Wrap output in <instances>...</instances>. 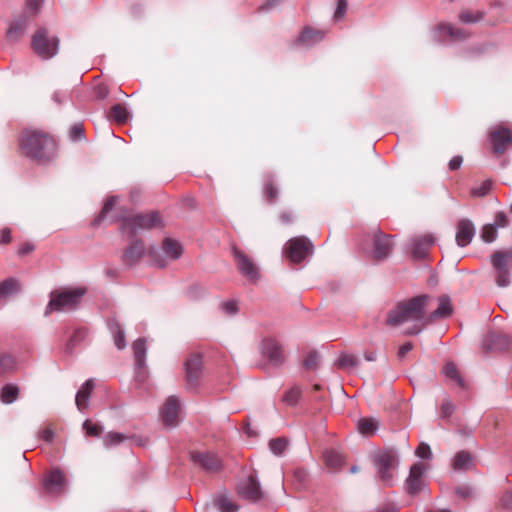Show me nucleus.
I'll return each instance as SVG.
<instances>
[{"label": "nucleus", "mask_w": 512, "mask_h": 512, "mask_svg": "<svg viewBox=\"0 0 512 512\" xmlns=\"http://www.w3.org/2000/svg\"><path fill=\"white\" fill-rule=\"evenodd\" d=\"M233 255L241 274L251 282L257 281L259 279V271L255 263L246 254L235 247L233 248Z\"/></svg>", "instance_id": "a211bd4d"}, {"label": "nucleus", "mask_w": 512, "mask_h": 512, "mask_svg": "<svg viewBox=\"0 0 512 512\" xmlns=\"http://www.w3.org/2000/svg\"><path fill=\"white\" fill-rule=\"evenodd\" d=\"M442 372L448 380L455 382L461 388L465 387L464 379L459 374L457 367L453 362H447L443 366Z\"/></svg>", "instance_id": "2f4dec72"}, {"label": "nucleus", "mask_w": 512, "mask_h": 512, "mask_svg": "<svg viewBox=\"0 0 512 512\" xmlns=\"http://www.w3.org/2000/svg\"><path fill=\"white\" fill-rule=\"evenodd\" d=\"M324 38V32L321 30L305 27L296 38L294 45L297 47L310 48L320 43Z\"/></svg>", "instance_id": "393cba45"}, {"label": "nucleus", "mask_w": 512, "mask_h": 512, "mask_svg": "<svg viewBox=\"0 0 512 512\" xmlns=\"http://www.w3.org/2000/svg\"><path fill=\"white\" fill-rule=\"evenodd\" d=\"M190 458L206 473H217L222 469V460L213 452H191Z\"/></svg>", "instance_id": "f8f14e48"}, {"label": "nucleus", "mask_w": 512, "mask_h": 512, "mask_svg": "<svg viewBox=\"0 0 512 512\" xmlns=\"http://www.w3.org/2000/svg\"><path fill=\"white\" fill-rule=\"evenodd\" d=\"M83 430L88 436H99L103 431V426L99 424L92 423L89 419L85 420L83 425Z\"/></svg>", "instance_id": "de8ad7c7"}, {"label": "nucleus", "mask_w": 512, "mask_h": 512, "mask_svg": "<svg viewBox=\"0 0 512 512\" xmlns=\"http://www.w3.org/2000/svg\"><path fill=\"white\" fill-rule=\"evenodd\" d=\"M453 312L451 299L447 295H443L439 298V304L437 309L432 311L429 315L426 314L427 326L438 318H447Z\"/></svg>", "instance_id": "bb28decb"}, {"label": "nucleus", "mask_w": 512, "mask_h": 512, "mask_svg": "<svg viewBox=\"0 0 512 512\" xmlns=\"http://www.w3.org/2000/svg\"><path fill=\"white\" fill-rule=\"evenodd\" d=\"M42 3L43 0H26L27 9L33 13H36L39 10Z\"/></svg>", "instance_id": "338daca9"}, {"label": "nucleus", "mask_w": 512, "mask_h": 512, "mask_svg": "<svg viewBox=\"0 0 512 512\" xmlns=\"http://www.w3.org/2000/svg\"><path fill=\"white\" fill-rule=\"evenodd\" d=\"M261 354L274 367L281 366L285 360L281 345L273 337H266L262 340Z\"/></svg>", "instance_id": "ddd939ff"}, {"label": "nucleus", "mask_w": 512, "mask_h": 512, "mask_svg": "<svg viewBox=\"0 0 512 512\" xmlns=\"http://www.w3.org/2000/svg\"><path fill=\"white\" fill-rule=\"evenodd\" d=\"M160 225V218L156 212L140 213L122 219L121 230L134 236L142 230H148Z\"/></svg>", "instance_id": "423d86ee"}, {"label": "nucleus", "mask_w": 512, "mask_h": 512, "mask_svg": "<svg viewBox=\"0 0 512 512\" xmlns=\"http://www.w3.org/2000/svg\"><path fill=\"white\" fill-rule=\"evenodd\" d=\"M432 235H422L410 239L409 249L415 259H423L426 257L429 248L434 244Z\"/></svg>", "instance_id": "b1692460"}, {"label": "nucleus", "mask_w": 512, "mask_h": 512, "mask_svg": "<svg viewBox=\"0 0 512 512\" xmlns=\"http://www.w3.org/2000/svg\"><path fill=\"white\" fill-rule=\"evenodd\" d=\"M372 256L376 260H383L389 256L393 248V242L391 238L376 230L372 235Z\"/></svg>", "instance_id": "dca6fc26"}, {"label": "nucleus", "mask_w": 512, "mask_h": 512, "mask_svg": "<svg viewBox=\"0 0 512 512\" xmlns=\"http://www.w3.org/2000/svg\"><path fill=\"white\" fill-rule=\"evenodd\" d=\"M498 229L491 223L485 224L481 230L480 237L486 243H491L497 239Z\"/></svg>", "instance_id": "a19ab883"}, {"label": "nucleus", "mask_w": 512, "mask_h": 512, "mask_svg": "<svg viewBox=\"0 0 512 512\" xmlns=\"http://www.w3.org/2000/svg\"><path fill=\"white\" fill-rule=\"evenodd\" d=\"M39 437L47 443H52L55 438V432L48 427L39 432Z\"/></svg>", "instance_id": "680f3d73"}, {"label": "nucleus", "mask_w": 512, "mask_h": 512, "mask_svg": "<svg viewBox=\"0 0 512 512\" xmlns=\"http://www.w3.org/2000/svg\"><path fill=\"white\" fill-rule=\"evenodd\" d=\"M179 409L180 399L176 396L168 397L160 412L163 424L169 427H175L178 424Z\"/></svg>", "instance_id": "412c9836"}, {"label": "nucleus", "mask_w": 512, "mask_h": 512, "mask_svg": "<svg viewBox=\"0 0 512 512\" xmlns=\"http://www.w3.org/2000/svg\"><path fill=\"white\" fill-rule=\"evenodd\" d=\"M202 369V359L200 355L194 354L185 362V373L187 389L194 391L199 385Z\"/></svg>", "instance_id": "f3484780"}, {"label": "nucleus", "mask_w": 512, "mask_h": 512, "mask_svg": "<svg viewBox=\"0 0 512 512\" xmlns=\"http://www.w3.org/2000/svg\"><path fill=\"white\" fill-rule=\"evenodd\" d=\"M326 464L332 468H338L343 464V456L336 450H327L324 452Z\"/></svg>", "instance_id": "58836bf2"}, {"label": "nucleus", "mask_w": 512, "mask_h": 512, "mask_svg": "<svg viewBox=\"0 0 512 512\" xmlns=\"http://www.w3.org/2000/svg\"><path fill=\"white\" fill-rule=\"evenodd\" d=\"M359 359L353 354H341L337 360V364L343 369H352L359 365Z\"/></svg>", "instance_id": "ea45409f"}, {"label": "nucleus", "mask_w": 512, "mask_h": 512, "mask_svg": "<svg viewBox=\"0 0 512 512\" xmlns=\"http://www.w3.org/2000/svg\"><path fill=\"white\" fill-rule=\"evenodd\" d=\"M455 411V405L451 402L450 399H445L441 405V417L449 418L453 412Z\"/></svg>", "instance_id": "603ef678"}, {"label": "nucleus", "mask_w": 512, "mask_h": 512, "mask_svg": "<svg viewBox=\"0 0 512 512\" xmlns=\"http://www.w3.org/2000/svg\"><path fill=\"white\" fill-rule=\"evenodd\" d=\"M413 349V344L411 342H407L400 346L397 356L400 360L404 359L405 356Z\"/></svg>", "instance_id": "69168bd1"}, {"label": "nucleus", "mask_w": 512, "mask_h": 512, "mask_svg": "<svg viewBox=\"0 0 512 512\" xmlns=\"http://www.w3.org/2000/svg\"><path fill=\"white\" fill-rule=\"evenodd\" d=\"M68 484L65 474L59 468H54L43 479V492L48 497H57L66 492Z\"/></svg>", "instance_id": "1a4fd4ad"}, {"label": "nucleus", "mask_w": 512, "mask_h": 512, "mask_svg": "<svg viewBox=\"0 0 512 512\" xmlns=\"http://www.w3.org/2000/svg\"><path fill=\"white\" fill-rule=\"evenodd\" d=\"M32 48L43 60L53 58L59 50V38L50 35L46 28L38 29L32 37Z\"/></svg>", "instance_id": "39448f33"}, {"label": "nucleus", "mask_w": 512, "mask_h": 512, "mask_svg": "<svg viewBox=\"0 0 512 512\" xmlns=\"http://www.w3.org/2000/svg\"><path fill=\"white\" fill-rule=\"evenodd\" d=\"M287 441L284 438L272 439L269 442L270 451L276 455L281 456L287 448Z\"/></svg>", "instance_id": "c03bdc74"}, {"label": "nucleus", "mask_w": 512, "mask_h": 512, "mask_svg": "<svg viewBox=\"0 0 512 512\" xmlns=\"http://www.w3.org/2000/svg\"><path fill=\"white\" fill-rule=\"evenodd\" d=\"M491 224L495 225L496 229L505 228L509 224V218L505 212L498 211L496 212L494 221Z\"/></svg>", "instance_id": "3c124183"}, {"label": "nucleus", "mask_w": 512, "mask_h": 512, "mask_svg": "<svg viewBox=\"0 0 512 512\" xmlns=\"http://www.w3.org/2000/svg\"><path fill=\"white\" fill-rule=\"evenodd\" d=\"M444 35L450 41H464L469 37L468 31L447 23H441L431 31L432 38L437 42H444Z\"/></svg>", "instance_id": "4468645a"}, {"label": "nucleus", "mask_w": 512, "mask_h": 512, "mask_svg": "<svg viewBox=\"0 0 512 512\" xmlns=\"http://www.w3.org/2000/svg\"><path fill=\"white\" fill-rule=\"evenodd\" d=\"M19 291V283L14 278H8L0 282V297L6 298L12 296Z\"/></svg>", "instance_id": "c9c22d12"}, {"label": "nucleus", "mask_w": 512, "mask_h": 512, "mask_svg": "<svg viewBox=\"0 0 512 512\" xmlns=\"http://www.w3.org/2000/svg\"><path fill=\"white\" fill-rule=\"evenodd\" d=\"M491 264L496 273V284L506 287L510 284L509 266L512 264V251H496L491 256Z\"/></svg>", "instance_id": "6e6552de"}, {"label": "nucleus", "mask_w": 512, "mask_h": 512, "mask_svg": "<svg viewBox=\"0 0 512 512\" xmlns=\"http://www.w3.org/2000/svg\"><path fill=\"white\" fill-rule=\"evenodd\" d=\"M492 188V182L490 180L484 181L479 186L472 189V194L476 197L486 196Z\"/></svg>", "instance_id": "8fccbe9b"}, {"label": "nucleus", "mask_w": 512, "mask_h": 512, "mask_svg": "<svg viewBox=\"0 0 512 512\" xmlns=\"http://www.w3.org/2000/svg\"><path fill=\"white\" fill-rule=\"evenodd\" d=\"M20 148L27 157L45 162L53 158L56 144L47 134L26 129L20 138Z\"/></svg>", "instance_id": "f03ea898"}, {"label": "nucleus", "mask_w": 512, "mask_h": 512, "mask_svg": "<svg viewBox=\"0 0 512 512\" xmlns=\"http://www.w3.org/2000/svg\"><path fill=\"white\" fill-rule=\"evenodd\" d=\"M475 235V226L469 219H461L457 225L456 242L458 246L465 247L471 243Z\"/></svg>", "instance_id": "a878e982"}, {"label": "nucleus", "mask_w": 512, "mask_h": 512, "mask_svg": "<svg viewBox=\"0 0 512 512\" xmlns=\"http://www.w3.org/2000/svg\"><path fill=\"white\" fill-rule=\"evenodd\" d=\"M213 504L219 512H238L240 509V506L224 492L215 495Z\"/></svg>", "instance_id": "c85d7f7f"}, {"label": "nucleus", "mask_w": 512, "mask_h": 512, "mask_svg": "<svg viewBox=\"0 0 512 512\" xmlns=\"http://www.w3.org/2000/svg\"><path fill=\"white\" fill-rule=\"evenodd\" d=\"M84 129L81 124H75L70 129V138L73 141H79L81 139H84Z\"/></svg>", "instance_id": "5fc2aeb1"}, {"label": "nucleus", "mask_w": 512, "mask_h": 512, "mask_svg": "<svg viewBox=\"0 0 512 512\" xmlns=\"http://www.w3.org/2000/svg\"><path fill=\"white\" fill-rule=\"evenodd\" d=\"M94 95L97 99L103 100L109 95V89L104 84H98L94 88Z\"/></svg>", "instance_id": "13d9d810"}, {"label": "nucleus", "mask_w": 512, "mask_h": 512, "mask_svg": "<svg viewBox=\"0 0 512 512\" xmlns=\"http://www.w3.org/2000/svg\"><path fill=\"white\" fill-rule=\"evenodd\" d=\"M13 359L10 356H0V374L10 369Z\"/></svg>", "instance_id": "e2e57ef3"}, {"label": "nucleus", "mask_w": 512, "mask_h": 512, "mask_svg": "<svg viewBox=\"0 0 512 512\" xmlns=\"http://www.w3.org/2000/svg\"><path fill=\"white\" fill-rule=\"evenodd\" d=\"M472 465V458L468 452L460 451L456 453L452 466L455 470H467Z\"/></svg>", "instance_id": "4c0bfd02"}, {"label": "nucleus", "mask_w": 512, "mask_h": 512, "mask_svg": "<svg viewBox=\"0 0 512 512\" xmlns=\"http://www.w3.org/2000/svg\"><path fill=\"white\" fill-rule=\"evenodd\" d=\"M86 292L87 289L84 287H71L52 291L45 314L47 315L51 311L70 312L75 310L80 305Z\"/></svg>", "instance_id": "7ed1b4c3"}, {"label": "nucleus", "mask_w": 512, "mask_h": 512, "mask_svg": "<svg viewBox=\"0 0 512 512\" xmlns=\"http://www.w3.org/2000/svg\"><path fill=\"white\" fill-rule=\"evenodd\" d=\"M415 454H416V456H418L421 459H430L432 457L431 448L426 443H421L417 447Z\"/></svg>", "instance_id": "864d4df0"}, {"label": "nucleus", "mask_w": 512, "mask_h": 512, "mask_svg": "<svg viewBox=\"0 0 512 512\" xmlns=\"http://www.w3.org/2000/svg\"><path fill=\"white\" fill-rule=\"evenodd\" d=\"M19 395V388L14 384H6L0 390V399L4 404H12Z\"/></svg>", "instance_id": "72a5a7b5"}, {"label": "nucleus", "mask_w": 512, "mask_h": 512, "mask_svg": "<svg viewBox=\"0 0 512 512\" xmlns=\"http://www.w3.org/2000/svg\"><path fill=\"white\" fill-rule=\"evenodd\" d=\"M27 23L25 20L15 21L7 31L9 41H18L25 33Z\"/></svg>", "instance_id": "f704fd0d"}, {"label": "nucleus", "mask_w": 512, "mask_h": 512, "mask_svg": "<svg viewBox=\"0 0 512 512\" xmlns=\"http://www.w3.org/2000/svg\"><path fill=\"white\" fill-rule=\"evenodd\" d=\"M425 465L421 462L414 463L409 472V476L406 479V490L409 495H416L418 494L423 486V475L425 472Z\"/></svg>", "instance_id": "6ab92c4d"}, {"label": "nucleus", "mask_w": 512, "mask_h": 512, "mask_svg": "<svg viewBox=\"0 0 512 512\" xmlns=\"http://www.w3.org/2000/svg\"><path fill=\"white\" fill-rule=\"evenodd\" d=\"M265 197L268 201H273L278 196V189L271 182H268L264 188Z\"/></svg>", "instance_id": "4d7b16f0"}, {"label": "nucleus", "mask_w": 512, "mask_h": 512, "mask_svg": "<svg viewBox=\"0 0 512 512\" xmlns=\"http://www.w3.org/2000/svg\"><path fill=\"white\" fill-rule=\"evenodd\" d=\"M183 248L180 242L170 237L163 240L161 247L151 246L148 256L153 265L165 268L168 260H177L181 257Z\"/></svg>", "instance_id": "20e7f679"}, {"label": "nucleus", "mask_w": 512, "mask_h": 512, "mask_svg": "<svg viewBox=\"0 0 512 512\" xmlns=\"http://www.w3.org/2000/svg\"><path fill=\"white\" fill-rule=\"evenodd\" d=\"M117 199V196H111L105 201L101 213L99 217L93 221V225H98L106 217V214L109 213L114 208Z\"/></svg>", "instance_id": "a18cd8bd"}, {"label": "nucleus", "mask_w": 512, "mask_h": 512, "mask_svg": "<svg viewBox=\"0 0 512 512\" xmlns=\"http://www.w3.org/2000/svg\"><path fill=\"white\" fill-rule=\"evenodd\" d=\"M430 296L418 295L402 300L387 313L386 324L390 327H400L406 324L403 334L414 336L422 333L427 327L426 307Z\"/></svg>", "instance_id": "f257e3e1"}, {"label": "nucleus", "mask_w": 512, "mask_h": 512, "mask_svg": "<svg viewBox=\"0 0 512 512\" xmlns=\"http://www.w3.org/2000/svg\"><path fill=\"white\" fill-rule=\"evenodd\" d=\"M94 381L86 380L76 393L75 404L80 412H83L89 406L90 395L94 389Z\"/></svg>", "instance_id": "cd10ccee"}, {"label": "nucleus", "mask_w": 512, "mask_h": 512, "mask_svg": "<svg viewBox=\"0 0 512 512\" xmlns=\"http://www.w3.org/2000/svg\"><path fill=\"white\" fill-rule=\"evenodd\" d=\"M283 250L291 262L299 263L313 254L314 245L309 238L298 236L287 241Z\"/></svg>", "instance_id": "0eeeda50"}, {"label": "nucleus", "mask_w": 512, "mask_h": 512, "mask_svg": "<svg viewBox=\"0 0 512 512\" xmlns=\"http://www.w3.org/2000/svg\"><path fill=\"white\" fill-rule=\"evenodd\" d=\"M301 397V390L299 387L295 386L288 390L284 396L283 401L290 406H295Z\"/></svg>", "instance_id": "49530a36"}, {"label": "nucleus", "mask_w": 512, "mask_h": 512, "mask_svg": "<svg viewBox=\"0 0 512 512\" xmlns=\"http://www.w3.org/2000/svg\"><path fill=\"white\" fill-rule=\"evenodd\" d=\"M462 162H463V159L461 156L457 155V156H454L450 161H449V169L451 171H454V170H457L461 167L462 165Z\"/></svg>", "instance_id": "774afa93"}, {"label": "nucleus", "mask_w": 512, "mask_h": 512, "mask_svg": "<svg viewBox=\"0 0 512 512\" xmlns=\"http://www.w3.org/2000/svg\"><path fill=\"white\" fill-rule=\"evenodd\" d=\"M129 118V112L126 107L121 104H115L111 107L109 112V119L117 122L118 124L125 123Z\"/></svg>", "instance_id": "e433bc0d"}, {"label": "nucleus", "mask_w": 512, "mask_h": 512, "mask_svg": "<svg viewBox=\"0 0 512 512\" xmlns=\"http://www.w3.org/2000/svg\"><path fill=\"white\" fill-rule=\"evenodd\" d=\"M379 427V423L375 418H361L357 423L358 431L365 436L374 435Z\"/></svg>", "instance_id": "7c9ffc66"}, {"label": "nucleus", "mask_w": 512, "mask_h": 512, "mask_svg": "<svg viewBox=\"0 0 512 512\" xmlns=\"http://www.w3.org/2000/svg\"><path fill=\"white\" fill-rule=\"evenodd\" d=\"M127 437L119 432H109L103 438V443L106 447L116 446L123 441H125Z\"/></svg>", "instance_id": "37998d69"}, {"label": "nucleus", "mask_w": 512, "mask_h": 512, "mask_svg": "<svg viewBox=\"0 0 512 512\" xmlns=\"http://www.w3.org/2000/svg\"><path fill=\"white\" fill-rule=\"evenodd\" d=\"M237 492L241 498L253 503L260 501L264 496L258 477L253 473L240 481Z\"/></svg>", "instance_id": "9b49d317"}, {"label": "nucleus", "mask_w": 512, "mask_h": 512, "mask_svg": "<svg viewBox=\"0 0 512 512\" xmlns=\"http://www.w3.org/2000/svg\"><path fill=\"white\" fill-rule=\"evenodd\" d=\"M221 308L226 314L229 315H234L238 312L237 302L234 300L223 302Z\"/></svg>", "instance_id": "6e6d98bb"}, {"label": "nucleus", "mask_w": 512, "mask_h": 512, "mask_svg": "<svg viewBox=\"0 0 512 512\" xmlns=\"http://www.w3.org/2000/svg\"><path fill=\"white\" fill-rule=\"evenodd\" d=\"M456 494L463 499H467L473 496L474 491L470 486L464 485L456 489Z\"/></svg>", "instance_id": "052dcab7"}, {"label": "nucleus", "mask_w": 512, "mask_h": 512, "mask_svg": "<svg viewBox=\"0 0 512 512\" xmlns=\"http://www.w3.org/2000/svg\"><path fill=\"white\" fill-rule=\"evenodd\" d=\"M489 135L492 149L497 154H502L506 150L507 145L512 142L511 131L504 127L491 130Z\"/></svg>", "instance_id": "5701e85b"}, {"label": "nucleus", "mask_w": 512, "mask_h": 512, "mask_svg": "<svg viewBox=\"0 0 512 512\" xmlns=\"http://www.w3.org/2000/svg\"><path fill=\"white\" fill-rule=\"evenodd\" d=\"M148 254V250L145 248L144 243L139 239H134L125 249L122 261L128 267L137 265L141 259Z\"/></svg>", "instance_id": "aec40b11"}, {"label": "nucleus", "mask_w": 512, "mask_h": 512, "mask_svg": "<svg viewBox=\"0 0 512 512\" xmlns=\"http://www.w3.org/2000/svg\"><path fill=\"white\" fill-rule=\"evenodd\" d=\"M284 0H265L258 8L260 13H269L281 6Z\"/></svg>", "instance_id": "09e8293b"}, {"label": "nucleus", "mask_w": 512, "mask_h": 512, "mask_svg": "<svg viewBox=\"0 0 512 512\" xmlns=\"http://www.w3.org/2000/svg\"><path fill=\"white\" fill-rule=\"evenodd\" d=\"M87 336V330L85 328H77L69 336L66 343V352L72 353L77 345H79Z\"/></svg>", "instance_id": "473e14b6"}, {"label": "nucleus", "mask_w": 512, "mask_h": 512, "mask_svg": "<svg viewBox=\"0 0 512 512\" xmlns=\"http://www.w3.org/2000/svg\"><path fill=\"white\" fill-rule=\"evenodd\" d=\"M510 338L500 332L490 331L483 340V348L487 351H503L510 346Z\"/></svg>", "instance_id": "4be33fe9"}, {"label": "nucleus", "mask_w": 512, "mask_h": 512, "mask_svg": "<svg viewBox=\"0 0 512 512\" xmlns=\"http://www.w3.org/2000/svg\"><path fill=\"white\" fill-rule=\"evenodd\" d=\"M346 8H347L346 0H339L337 8H336L335 13H334V17L337 18V19L342 18L344 16V14H345Z\"/></svg>", "instance_id": "0e129e2a"}, {"label": "nucleus", "mask_w": 512, "mask_h": 512, "mask_svg": "<svg viewBox=\"0 0 512 512\" xmlns=\"http://www.w3.org/2000/svg\"><path fill=\"white\" fill-rule=\"evenodd\" d=\"M484 17V13L477 11V12H470V11H462L459 14V20L462 23L465 24H473L481 21Z\"/></svg>", "instance_id": "79ce46f5"}, {"label": "nucleus", "mask_w": 512, "mask_h": 512, "mask_svg": "<svg viewBox=\"0 0 512 512\" xmlns=\"http://www.w3.org/2000/svg\"><path fill=\"white\" fill-rule=\"evenodd\" d=\"M108 329L113 336L115 346L122 350L126 347L125 331L116 319H110L107 323Z\"/></svg>", "instance_id": "c756f323"}, {"label": "nucleus", "mask_w": 512, "mask_h": 512, "mask_svg": "<svg viewBox=\"0 0 512 512\" xmlns=\"http://www.w3.org/2000/svg\"><path fill=\"white\" fill-rule=\"evenodd\" d=\"M318 363L317 353H309L304 360V367L307 369H315Z\"/></svg>", "instance_id": "bf43d9fd"}, {"label": "nucleus", "mask_w": 512, "mask_h": 512, "mask_svg": "<svg viewBox=\"0 0 512 512\" xmlns=\"http://www.w3.org/2000/svg\"><path fill=\"white\" fill-rule=\"evenodd\" d=\"M135 358V377L138 381L143 382L147 377L146 370V340L144 338L137 339L132 345Z\"/></svg>", "instance_id": "2eb2a0df"}, {"label": "nucleus", "mask_w": 512, "mask_h": 512, "mask_svg": "<svg viewBox=\"0 0 512 512\" xmlns=\"http://www.w3.org/2000/svg\"><path fill=\"white\" fill-rule=\"evenodd\" d=\"M398 462L397 453L392 450H386L375 457V466L380 479L386 484L391 485L393 480L392 471Z\"/></svg>", "instance_id": "9d476101"}]
</instances>
